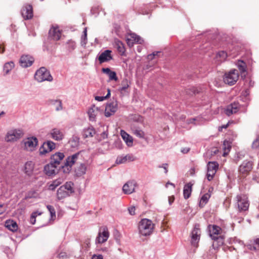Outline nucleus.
<instances>
[{
    "mask_svg": "<svg viewBox=\"0 0 259 259\" xmlns=\"http://www.w3.org/2000/svg\"><path fill=\"white\" fill-rule=\"evenodd\" d=\"M57 196L59 200H61L70 196V195L64 189V186H61L57 190Z\"/></svg>",
    "mask_w": 259,
    "mask_h": 259,
    "instance_id": "28",
    "label": "nucleus"
},
{
    "mask_svg": "<svg viewBox=\"0 0 259 259\" xmlns=\"http://www.w3.org/2000/svg\"><path fill=\"white\" fill-rule=\"evenodd\" d=\"M39 154L40 155H45L46 153H49V151H48L47 147L45 145V143L41 146L39 149Z\"/></svg>",
    "mask_w": 259,
    "mask_h": 259,
    "instance_id": "49",
    "label": "nucleus"
},
{
    "mask_svg": "<svg viewBox=\"0 0 259 259\" xmlns=\"http://www.w3.org/2000/svg\"><path fill=\"white\" fill-rule=\"evenodd\" d=\"M238 67L241 74L246 72L245 64L243 61H241L238 64Z\"/></svg>",
    "mask_w": 259,
    "mask_h": 259,
    "instance_id": "47",
    "label": "nucleus"
},
{
    "mask_svg": "<svg viewBox=\"0 0 259 259\" xmlns=\"http://www.w3.org/2000/svg\"><path fill=\"white\" fill-rule=\"evenodd\" d=\"M210 197V195L208 193H206V194H204L202 196V197L200 200L199 206L201 207H203L205 205V204L207 202Z\"/></svg>",
    "mask_w": 259,
    "mask_h": 259,
    "instance_id": "34",
    "label": "nucleus"
},
{
    "mask_svg": "<svg viewBox=\"0 0 259 259\" xmlns=\"http://www.w3.org/2000/svg\"><path fill=\"white\" fill-rule=\"evenodd\" d=\"M98 112V107H96L95 105L92 106V107L88 111V114L90 120L91 121L95 120Z\"/></svg>",
    "mask_w": 259,
    "mask_h": 259,
    "instance_id": "27",
    "label": "nucleus"
},
{
    "mask_svg": "<svg viewBox=\"0 0 259 259\" xmlns=\"http://www.w3.org/2000/svg\"><path fill=\"white\" fill-rule=\"evenodd\" d=\"M23 135V133L21 130H12L7 133L5 140L8 142H14L21 138Z\"/></svg>",
    "mask_w": 259,
    "mask_h": 259,
    "instance_id": "6",
    "label": "nucleus"
},
{
    "mask_svg": "<svg viewBox=\"0 0 259 259\" xmlns=\"http://www.w3.org/2000/svg\"><path fill=\"white\" fill-rule=\"evenodd\" d=\"M217 57H219L221 59V61H224L227 57V53L225 51H221L217 54Z\"/></svg>",
    "mask_w": 259,
    "mask_h": 259,
    "instance_id": "50",
    "label": "nucleus"
},
{
    "mask_svg": "<svg viewBox=\"0 0 259 259\" xmlns=\"http://www.w3.org/2000/svg\"><path fill=\"white\" fill-rule=\"evenodd\" d=\"M120 135L127 146H133V139L131 136L122 130L120 131Z\"/></svg>",
    "mask_w": 259,
    "mask_h": 259,
    "instance_id": "24",
    "label": "nucleus"
},
{
    "mask_svg": "<svg viewBox=\"0 0 259 259\" xmlns=\"http://www.w3.org/2000/svg\"><path fill=\"white\" fill-rule=\"evenodd\" d=\"M102 71L108 75L109 80L117 81L118 80L116 73L115 71H111L110 68H103Z\"/></svg>",
    "mask_w": 259,
    "mask_h": 259,
    "instance_id": "26",
    "label": "nucleus"
},
{
    "mask_svg": "<svg viewBox=\"0 0 259 259\" xmlns=\"http://www.w3.org/2000/svg\"><path fill=\"white\" fill-rule=\"evenodd\" d=\"M83 34L81 37V44L82 46H85L87 42V29L85 28L83 31Z\"/></svg>",
    "mask_w": 259,
    "mask_h": 259,
    "instance_id": "46",
    "label": "nucleus"
},
{
    "mask_svg": "<svg viewBox=\"0 0 259 259\" xmlns=\"http://www.w3.org/2000/svg\"><path fill=\"white\" fill-rule=\"evenodd\" d=\"M239 104L238 103H233L227 106L225 112L228 116L236 113L238 111Z\"/></svg>",
    "mask_w": 259,
    "mask_h": 259,
    "instance_id": "22",
    "label": "nucleus"
},
{
    "mask_svg": "<svg viewBox=\"0 0 259 259\" xmlns=\"http://www.w3.org/2000/svg\"><path fill=\"white\" fill-rule=\"evenodd\" d=\"M235 205L237 206L238 210L246 211L248 209L249 203L247 198L245 195H238L235 197Z\"/></svg>",
    "mask_w": 259,
    "mask_h": 259,
    "instance_id": "4",
    "label": "nucleus"
},
{
    "mask_svg": "<svg viewBox=\"0 0 259 259\" xmlns=\"http://www.w3.org/2000/svg\"><path fill=\"white\" fill-rule=\"evenodd\" d=\"M239 77L238 72L237 70L233 69L230 70L228 73L225 74L224 77V82L230 85L235 84L238 80Z\"/></svg>",
    "mask_w": 259,
    "mask_h": 259,
    "instance_id": "7",
    "label": "nucleus"
},
{
    "mask_svg": "<svg viewBox=\"0 0 259 259\" xmlns=\"http://www.w3.org/2000/svg\"><path fill=\"white\" fill-rule=\"evenodd\" d=\"M209 235L212 239L218 241L220 244L223 243V237L221 236H218L220 234L222 231V229L217 225H209L208 226Z\"/></svg>",
    "mask_w": 259,
    "mask_h": 259,
    "instance_id": "5",
    "label": "nucleus"
},
{
    "mask_svg": "<svg viewBox=\"0 0 259 259\" xmlns=\"http://www.w3.org/2000/svg\"><path fill=\"white\" fill-rule=\"evenodd\" d=\"M127 161L126 157L125 156H118L116 160V163L117 164H121L126 162Z\"/></svg>",
    "mask_w": 259,
    "mask_h": 259,
    "instance_id": "51",
    "label": "nucleus"
},
{
    "mask_svg": "<svg viewBox=\"0 0 259 259\" xmlns=\"http://www.w3.org/2000/svg\"><path fill=\"white\" fill-rule=\"evenodd\" d=\"M69 144L72 147H77L79 142V138L77 136H73L69 140Z\"/></svg>",
    "mask_w": 259,
    "mask_h": 259,
    "instance_id": "39",
    "label": "nucleus"
},
{
    "mask_svg": "<svg viewBox=\"0 0 259 259\" xmlns=\"http://www.w3.org/2000/svg\"><path fill=\"white\" fill-rule=\"evenodd\" d=\"M74 184L72 182H67L64 185H62L64 186V189L66 190L69 195L74 193L73 189Z\"/></svg>",
    "mask_w": 259,
    "mask_h": 259,
    "instance_id": "32",
    "label": "nucleus"
},
{
    "mask_svg": "<svg viewBox=\"0 0 259 259\" xmlns=\"http://www.w3.org/2000/svg\"><path fill=\"white\" fill-rule=\"evenodd\" d=\"M49 36L55 40H58L61 38V31L58 26L52 25L50 29Z\"/></svg>",
    "mask_w": 259,
    "mask_h": 259,
    "instance_id": "17",
    "label": "nucleus"
},
{
    "mask_svg": "<svg viewBox=\"0 0 259 259\" xmlns=\"http://www.w3.org/2000/svg\"><path fill=\"white\" fill-rule=\"evenodd\" d=\"M49 134L52 139L58 141L62 140L64 138L63 131L58 128L51 130Z\"/></svg>",
    "mask_w": 259,
    "mask_h": 259,
    "instance_id": "20",
    "label": "nucleus"
},
{
    "mask_svg": "<svg viewBox=\"0 0 259 259\" xmlns=\"http://www.w3.org/2000/svg\"><path fill=\"white\" fill-rule=\"evenodd\" d=\"M101 136L102 138L104 139L107 138L108 134L106 132H104L101 134Z\"/></svg>",
    "mask_w": 259,
    "mask_h": 259,
    "instance_id": "63",
    "label": "nucleus"
},
{
    "mask_svg": "<svg viewBox=\"0 0 259 259\" xmlns=\"http://www.w3.org/2000/svg\"><path fill=\"white\" fill-rule=\"evenodd\" d=\"M81 157L80 152H77L68 156L64 162V165L62 166L63 172L69 173L72 165L76 164V166L75 168L76 175L78 177L84 175L86 172L87 166L84 163L79 162V160L81 159Z\"/></svg>",
    "mask_w": 259,
    "mask_h": 259,
    "instance_id": "1",
    "label": "nucleus"
},
{
    "mask_svg": "<svg viewBox=\"0 0 259 259\" xmlns=\"http://www.w3.org/2000/svg\"><path fill=\"white\" fill-rule=\"evenodd\" d=\"M21 15L25 20H28L33 17L32 7L30 5H26L21 10Z\"/></svg>",
    "mask_w": 259,
    "mask_h": 259,
    "instance_id": "14",
    "label": "nucleus"
},
{
    "mask_svg": "<svg viewBox=\"0 0 259 259\" xmlns=\"http://www.w3.org/2000/svg\"><path fill=\"white\" fill-rule=\"evenodd\" d=\"M154 224L147 219H142L139 223V234L144 236L150 235L153 232Z\"/></svg>",
    "mask_w": 259,
    "mask_h": 259,
    "instance_id": "2",
    "label": "nucleus"
},
{
    "mask_svg": "<svg viewBox=\"0 0 259 259\" xmlns=\"http://www.w3.org/2000/svg\"><path fill=\"white\" fill-rule=\"evenodd\" d=\"M174 201V197H169L168 198V202L169 204L170 205Z\"/></svg>",
    "mask_w": 259,
    "mask_h": 259,
    "instance_id": "64",
    "label": "nucleus"
},
{
    "mask_svg": "<svg viewBox=\"0 0 259 259\" xmlns=\"http://www.w3.org/2000/svg\"><path fill=\"white\" fill-rule=\"evenodd\" d=\"M51 103L54 105L55 107V110L57 111H60L62 110V104L60 100H55L51 101Z\"/></svg>",
    "mask_w": 259,
    "mask_h": 259,
    "instance_id": "33",
    "label": "nucleus"
},
{
    "mask_svg": "<svg viewBox=\"0 0 259 259\" xmlns=\"http://www.w3.org/2000/svg\"><path fill=\"white\" fill-rule=\"evenodd\" d=\"M112 51L109 50H106L101 53L98 57V60L100 64L107 62L112 59L111 55Z\"/></svg>",
    "mask_w": 259,
    "mask_h": 259,
    "instance_id": "18",
    "label": "nucleus"
},
{
    "mask_svg": "<svg viewBox=\"0 0 259 259\" xmlns=\"http://www.w3.org/2000/svg\"><path fill=\"white\" fill-rule=\"evenodd\" d=\"M34 163L32 161H27L25 164L24 172L28 176L32 175L34 169Z\"/></svg>",
    "mask_w": 259,
    "mask_h": 259,
    "instance_id": "29",
    "label": "nucleus"
},
{
    "mask_svg": "<svg viewBox=\"0 0 259 259\" xmlns=\"http://www.w3.org/2000/svg\"><path fill=\"white\" fill-rule=\"evenodd\" d=\"M252 168V162L248 160L244 161L239 166L238 171L243 177L246 176Z\"/></svg>",
    "mask_w": 259,
    "mask_h": 259,
    "instance_id": "9",
    "label": "nucleus"
},
{
    "mask_svg": "<svg viewBox=\"0 0 259 259\" xmlns=\"http://www.w3.org/2000/svg\"><path fill=\"white\" fill-rule=\"evenodd\" d=\"M133 133L140 138H143L145 136L144 132L140 129L132 128Z\"/></svg>",
    "mask_w": 259,
    "mask_h": 259,
    "instance_id": "41",
    "label": "nucleus"
},
{
    "mask_svg": "<svg viewBox=\"0 0 259 259\" xmlns=\"http://www.w3.org/2000/svg\"><path fill=\"white\" fill-rule=\"evenodd\" d=\"M38 141L36 137H32L28 138L24 141L25 148L30 151L34 150L37 145Z\"/></svg>",
    "mask_w": 259,
    "mask_h": 259,
    "instance_id": "16",
    "label": "nucleus"
},
{
    "mask_svg": "<svg viewBox=\"0 0 259 259\" xmlns=\"http://www.w3.org/2000/svg\"><path fill=\"white\" fill-rule=\"evenodd\" d=\"M47 207L51 215V217L52 219L56 218V211L54 207L52 205H48Z\"/></svg>",
    "mask_w": 259,
    "mask_h": 259,
    "instance_id": "48",
    "label": "nucleus"
},
{
    "mask_svg": "<svg viewBox=\"0 0 259 259\" xmlns=\"http://www.w3.org/2000/svg\"><path fill=\"white\" fill-rule=\"evenodd\" d=\"M58 167L50 162V163L44 166V171L45 174L48 176L55 175L57 172Z\"/></svg>",
    "mask_w": 259,
    "mask_h": 259,
    "instance_id": "21",
    "label": "nucleus"
},
{
    "mask_svg": "<svg viewBox=\"0 0 259 259\" xmlns=\"http://www.w3.org/2000/svg\"><path fill=\"white\" fill-rule=\"evenodd\" d=\"M33 62L34 59L29 55L22 56L19 61L21 66L24 68L30 66Z\"/></svg>",
    "mask_w": 259,
    "mask_h": 259,
    "instance_id": "19",
    "label": "nucleus"
},
{
    "mask_svg": "<svg viewBox=\"0 0 259 259\" xmlns=\"http://www.w3.org/2000/svg\"><path fill=\"white\" fill-rule=\"evenodd\" d=\"M259 146V137L254 140L252 144L253 148H257Z\"/></svg>",
    "mask_w": 259,
    "mask_h": 259,
    "instance_id": "56",
    "label": "nucleus"
},
{
    "mask_svg": "<svg viewBox=\"0 0 259 259\" xmlns=\"http://www.w3.org/2000/svg\"><path fill=\"white\" fill-rule=\"evenodd\" d=\"M126 41L127 45L130 47L133 46L134 44V39H133L131 37V34L130 35V37H128L126 38Z\"/></svg>",
    "mask_w": 259,
    "mask_h": 259,
    "instance_id": "54",
    "label": "nucleus"
},
{
    "mask_svg": "<svg viewBox=\"0 0 259 259\" xmlns=\"http://www.w3.org/2000/svg\"><path fill=\"white\" fill-rule=\"evenodd\" d=\"M44 143L45 145L47 147L48 151L49 152L55 148V144L51 141H48L46 142H44Z\"/></svg>",
    "mask_w": 259,
    "mask_h": 259,
    "instance_id": "44",
    "label": "nucleus"
},
{
    "mask_svg": "<svg viewBox=\"0 0 259 259\" xmlns=\"http://www.w3.org/2000/svg\"><path fill=\"white\" fill-rule=\"evenodd\" d=\"M5 226L12 232H16L18 230L17 223L13 220H8L5 222Z\"/></svg>",
    "mask_w": 259,
    "mask_h": 259,
    "instance_id": "25",
    "label": "nucleus"
},
{
    "mask_svg": "<svg viewBox=\"0 0 259 259\" xmlns=\"http://www.w3.org/2000/svg\"><path fill=\"white\" fill-rule=\"evenodd\" d=\"M118 104L117 101H113L107 104L105 109V115L108 117L114 114L117 110Z\"/></svg>",
    "mask_w": 259,
    "mask_h": 259,
    "instance_id": "10",
    "label": "nucleus"
},
{
    "mask_svg": "<svg viewBox=\"0 0 259 259\" xmlns=\"http://www.w3.org/2000/svg\"><path fill=\"white\" fill-rule=\"evenodd\" d=\"M125 157H126L127 161L128 160L130 161H132L134 160V157L131 155H130V154L126 155H125Z\"/></svg>",
    "mask_w": 259,
    "mask_h": 259,
    "instance_id": "61",
    "label": "nucleus"
},
{
    "mask_svg": "<svg viewBox=\"0 0 259 259\" xmlns=\"http://www.w3.org/2000/svg\"><path fill=\"white\" fill-rule=\"evenodd\" d=\"M41 212H39L38 211L33 212L32 213V214H31V216H30V223L32 225H34L35 223V222H36V217L37 215H41Z\"/></svg>",
    "mask_w": 259,
    "mask_h": 259,
    "instance_id": "43",
    "label": "nucleus"
},
{
    "mask_svg": "<svg viewBox=\"0 0 259 259\" xmlns=\"http://www.w3.org/2000/svg\"><path fill=\"white\" fill-rule=\"evenodd\" d=\"M92 259H103V257L102 255H94L92 257Z\"/></svg>",
    "mask_w": 259,
    "mask_h": 259,
    "instance_id": "60",
    "label": "nucleus"
},
{
    "mask_svg": "<svg viewBox=\"0 0 259 259\" xmlns=\"http://www.w3.org/2000/svg\"><path fill=\"white\" fill-rule=\"evenodd\" d=\"M131 37L134 39V43L141 44L144 41L143 39L139 35L135 33L131 34Z\"/></svg>",
    "mask_w": 259,
    "mask_h": 259,
    "instance_id": "45",
    "label": "nucleus"
},
{
    "mask_svg": "<svg viewBox=\"0 0 259 259\" xmlns=\"http://www.w3.org/2000/svg\"><path fill=\"white\" fill-rule=\"evenodd\" d=\"M200 225L196 224L191 232V243L193 246H197L200 239Z\"/></svg>",
    "mask_w": 259,
    "mask_h": 259,
    "instance_id": "11",
    "label": "nucleus"
},
{
    "mask_svg": "<svg viewBox=\"0 0 259 259\" xmlns=\"http://www.w3.org/2000/svg\"><path fill=\"white\" fill-rule=\"evenodd\" d=\"M159 168H163L164 169L165 174H167L168 172V164L167 163H163L162 165H160L158 166Z\"/></svg>",
    "mask_w": 259,
    "mask_h": 259,
    "instance_id": "57",
    "label": "nucleus"
},
{
    "mask_svg": "<svg viewBox=\"0 0 259 259\" xmlns=\"http://www.w3.org/2000/svg\"><path fill=\"white\" fill-rule=\"evenodd\" d=\"M160 53V52H153V53L148 55L147 56V58L148 60H152V59H153L154 57L155 56H157L158 55V54Z\"/></svg>",
    "mask_w": 259,
    "mask_h": 259,
    "instance_id": "55",
    "label": "nucleus"
},
{
    "mask_svg": "<svg viewBox=\"0 0 259 259\" xmlns=\"http://www.w3.org/2000/svg\"><path fill=\"white\" fill-rule=\"evenodd\" d=\"M207 179L209 181H210L212 180L213 177L215 175L219 168V164L215 161H209L207 163Z\"/></svg>",
    "mask_w": 259,
    "mask_h": 259,
    "instance_id": "8",
    "label": "nucleus"
},
{
    "mask_svg": "<svg viewBox=\"0 0 259 259\" xmlns=\"http://www.w3.org/2000/svg\"><path fill=\"white\" fill-rule=\"evenodd\" d=\"M34 78L40 82L46 80L51 81L53 80L50 72L45 67H41L37 70L35 73Z\"/></svg>",
    "mask_w": 259,
    "mask_h": 259,
    "instance_id": "3",
    "label": "nucleus"
},
{
    "mask_svg": "<svg viewBox=\"0 0 259 259\" xmlns=\"http://www.w3.org/2000/svg\"><path fill=\"white\" fill-rule=\"evenodd\" d=\"M67 44L68 45V48L69 50H73L75 48L76 45L74 41L70 40L68 41Z\"/></svg>",
    "mask_w": 259,
    "mask_h": 259,
    "instance_id": "52",
    "label": "nucleus"
},
{
    "mask_svg": "<svg viewBox=\"0 0 259 259\" xmlns=\"http://www.w3.org/2000/svg\"><path fill=\"white\" fill-rule=\"evenodd\" d=\"M192 184L189 183L185 185L184 187L183 194L185 199H188L190 197L192 192Z\"/></svg>",
    "mask_w": 259,
    "mask_h": 259,
    "instance_id": "30",
    "label": "nucleus"
},
{
    "mask_svg": "<svg viewBox=\"0 0 259 259\" xmlns=\"http://www.w3.org/2000/svg\"><path fill=\"white\" fill-rule=\"evenodd\" d=\"M115 46L118 52L123 53L125 49L123 43L118 39L115 40Z\"/></svg>",
    "mask_w": 259,
    "mask_h": 259,
    "instance_id": "36",
    "label": "nucleus"
},
{
    "mask_svg": "<svg viewBox=\"0 0 259 259\" xmlns=\"http://www.w3.org/2000/svg\"><path fill=\"white\" fill-rule=\"evenodd\" d=\"M247 248L250 250H259V238H256L254 240L253 244L247 245Z\"/></svg>",
    "mask_w": 259,
    "mask_h": 259,
    "instance_id": "35",
    "label": "nucleus"
},
{
    "mask_svg": "<svg viewBox=\"0 0 259 259\" xmlns=\"http://www.w3.org/2000/svg\"><path fill=\"white\" fill-rule=\"evenodd\" d=\"M62 180L61 179L54 180L49 186V189L51 190H54L57 187L61 184Z\"/></svg>",
    "mask_w": 259,
    "mask_h": 259,
    "instance_id": "38",
    "label": "nucleus"
},
{
    "mask_svg": "<svg viewBox=\"0 0 259 259\" xmlns=\"http://www.w3.org/2000/svg\"><path fill=\"white\" fill-rule=\"evenodd\" d=\"M15 67L14 63L13 61H10L6 63L4 65V71L5 72V74L9 73L11 70H12Z\"/></svg>",
    "mask_w": 259,
    "mask_h": 259,
    "instance_id": "31",
    "label": "nucleus"
},
{
    "mask_svg": "<svg viewBox=\"0 0 259 259\" xmlns=\"http://www.w3.org/2000/svg\"><path fill=\"white\" fill-rule=\"evenodd\" d=\"M37 197V194L35 191L32 190L29 191L25 195L24 198L23 200H27L28 199L36 198Z\"/></svg>",
    "mask_w": 259,
    "mask_h": 259,
    "instance_id": "42",
    "label": "nucleus"
},
{
    "mask_svg": "<svg viewBox=\"0 0 259 259\" xmlns=\"http://www.w3.org/2000/svg\"><path fill=\"white\" fill-rule=\"evenodd\" d=\"M105 99H106L105 96H96L95 97V100L98 101H103Z\"/></svg>",
    "mask_w": 259,
    "mask_h": 259,
    "instance_id": "59",
    "label": "nucleus"
},
{
    "mask_svg": "<svg viewBox=\"0 0 259 259\" xmlns=\"http://www.w3.org/2000/svg\"><path fill=\"white\" fill-rule=\"evenodd\" d=\"M137 186V183L135 181H128L122 187L123 192L125 194H131L135 192Z\"/></svg>",
    "mask_w": 259,
    "mask_h": 259,
    "instance_id": "13",
    "label": "nucleus"
},
{
    "mask_svg": "<svg viewBox=\"0 0 259 259\" xmlns=\"http://www.w3.org/2000/svg\"><path fill=\"white\" fill-rule=\"evenodd\" d=\"M64 158V154L63 153L61 152H56L55 154L52 155L50 158V162L57 166L58 167H61L62 168V166L64 165V163L63 164H61V161Z\"/></svg>",
    "mask_w": 259,
    "mask_h": 259,
    "instance_id": "12",
    "label": "nucleus"
},
{
    "mask_svg": "<svg viewBox=\"0 0 259 259\" xmlns=\"http://www.w3.org/2000/svg\"><path fill=\"white\" fill-rule=\"evenodd\" d=\"M114 145L115 147H116L118 149H121L122 148V144L120 140H117L114 142Z\"/></svg>",
    "mask_w": 259,
    "mask_h": 259,
    "instance_id": "53",
    "label": "nucleus"
},
{
    "mask_svg": "<svg viewBox=\"0 0 259 259\" xmlns=\"http://www.w3.org/2000/svg\"><path fill=\"white\" fill-rule=\"evenodd\" d=\"M95 134V130L93 128H88L84 131V136L85 138L92 137Z\"/></svg>",
    "mask_w": 259,
    "mask_h": 259,
    "instance_id": "40",
    "label": "nucleus"
},
{
    "mask_svg": "<svg viewBox=\"0 0 259 259\" xmlns=\"http://www.w3.org/2000/svg\"><path fill=\"white\" fill-rule=\"evenodd\" d=\"M135 207L132 206L128 208V212L130 214L134 215L135 214Z\"/></svg>",
    "mask_w": 259,
    "mask_h": 259,
    "instance_id": "58",
    "label": "nucleus"
},
{
    "mask_svg": "<svg viewBox=\"0 0 259 259\" xmlns=\"http://www.w3.org/2000/svg\"><path fill=\"white\" fill-rule=\"evenodd\" d=\"M109 233L107 228H103L102 231H100L96 238V242L98 243H103L106 242L109 238Z\"/></svg>",
    "mask_w": 259,
    "mask_h": 259,
    "instance_id": "15",
    "label": "nucleus"
},
{
    "mask_svg": "<svg viewBox=\"0 0 259 259\" xmlns=\"http://www.w3.org/2000/svg\"><path fill=\"white\" fill-rule=\"evenodd\" d=\"M130 81L126 78L123 79L121 82V87L119 88L118 91L122 96H124L128 93V88L130 87Z\"/></svg>",
    "mask_w": 259,
    "mask_h": 259,
    "instance_id": "23",
    "label": "nucleus"
},
{
    "mask_svg": "<svg viewBox=\"0 0 259 259\" xmlns=\"http://www.w3.org/2000/svg\"><path fill=\"white\" fill-rule=\"evenodd\" d=\"M190 151V148H184L183 149H182L181 150V152L183 153H187L189 151Z\"/></svg>",
    "mask_w": 259,
    "mask_h": 259,
    "instance_id": "62",
    "label": "nucleus"
},
{
    "mask_svg": "<svg viewBox=\"0 0 259 259\" xmlns=\"http://www.w3.org/2000/svg\"><path fill=\"white\" fill-rule=\"evenodd\" d=\"M231 148L230 143L228 141H224L223 143V149L224 150L223 156H225L227 155L228 153V152L230 151V149Z\"/></svg>",
    "mask_w": 259,
    "mask_h": 259,
    "instance_id": "37",
    "label": "nucleus"
}]
</instances>
